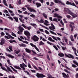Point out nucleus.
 I'll return each mask as SVG.
<instances>
[{
	"label": "nucleus",
	"instance_id": "36",
	"mask_svg": "<svg viewBox=\"0 0 78 78\" xmlns=\"http://www.w3.org/2000/svg\"><path fill=\"white\" fill-rule=\"evenodd\" d=\"M8 37L9 39H14V37H12V36L10 35H8Z\"/></svg>",
	"mask_w": 78,
	"mask_h": 78
},
{
	"label": "nucleus",
	"instance_id": "8",
	"mask_svg": "<svg viewBox=\"0 0 78 78\" xmlns=\"http://www.w3.org/2000/svg\"><path fill=\"white\" fill-rule=\"evenodd\" d=\"M64 12H67L69 14H70L71 12H72V11L70 10V9H69V8H64Z\"/></svg>",
	"mask_w": 78,
	"mask_h": 78
},
{
	"label": "nucleus",
	"instance_id": "26",
	"mask_svg": "<svg viewBox=\"0 0 78 78\" xmlns=\"http://www.w3.org/2000/svg\"><path fill=\"white\" fill-rule=\"evenodd\" d=\"M62 75L63 77V78H67V75H66V74L65 73H62Z\"/></svg>",
	"mask_w": 78,
	"mask_h": 78
},
{
	"label": "nucleus",
	"instance_id": "41",
	"mask_svg": "<svg viewBox=\"0 0 78 78\" xmlns=\"http://www.w3.org/2000/svg\"><path fill=\"white\" fill-rule=\"evenodd\" d=\"M54 17H58L59 15H58V14L57 13H55L54 14Z\"/></svg>",
	"mask_w": 78,
	"mask_h": 78
},
{
	"label": "nucleus",
	"instance_id": "23",
	"mask_svg": "<svg viewBox=\"0 0 78 78\" xmlns=\"http://www.w3.org/2000/svg\"><path fill=\"white\" fill-rule=\"evenodd\" d=\"M14 67L16 69H18L19 70H22V68H20V67L17 66H15Z\"/></svg>",
	"mask_w": 78,
	"mask_h": 78
},
{
	"label": "nucleus",
	"instance_id": "11",
	"mask_svg": "<svg viewBox=\"0 0 78 78\" xmlns=\"http://www.w3.org/2000/svg\"><path fill=\"white\" fill-rule=\"evenodd\" d=\"M30 45H31L32 47H34L35 49L37 51H38V52H40V51H39V49H38V48H37V47H36V45H34L33 43H30Z\"/></svg>",
	"mask_w": 78,
	"mask_h": 78
},
{
	"label": "nucleus",
	"instance_id": "56",
	"mask_svg": "<svg viewBox=\"0 0 78 78\" xmlns=\"http://www.w3.org/2000/svg\"><path fill=\"white\" fill-rule=\"evenodd\" d=\"M1 35L2 37V36H5V33H3V32H2L1 34Z\"/></svg>",
	"mask_w": 78,
	"mask_h": 78
},
{
	"label": "nucleus",
	"instance_id": "27",
	"mask_svg": "<svg viewBox=\"0 0 78 78\" xmlns=\"http://www.w3.org/2000/svg\"><path fill=\"white\" fill-rule=\"evenodd\" d=\"M3 2L5 5L6 6H8V4L6 3V0H3Z\"/></svg>",
	"mask_w": 78,
	"mask_h": 78
},
{
	"label": "nucleus",
	"instance_id": "61",
	"mask_svg": "<svg viewBox=\"0 0 78 78\" xmlns=\"http://www.w3.org/2000/svg\"><path fill=\"white\" fill-rule=\"evenodd\" d=\"M22 42H23V43H26V44H28V41H22Z\"/></svg>",
	"mask_w": 78,
	"mask_h": 78
},
{
	"label": "nucleus",
	"instance_id": "43",
	"mask_svg": "<svg viewBox=\"0 0 78 78\" xmlns=\"http://www.w3.org/2000/svg\"><path fill=\"white\" fill-rule=\"evenodd\" d=\"M47 42L48 44H49L50 45H54L53 44L51 43L49 41H47Z\"/></svg>",
	"mask_w": 78,
	"mask_h": 78
},
{
	"label": "nucleus",
	"instance_id": "33",
	"mask_svg": "<svg viewBox=\"0 0 78 78\" xmlns=\"http://www.w3.org/2000/svg\"><path fill=\"white\" fill-rule=\"evenodd\" d=\"M43 16L44 17H45V19H47V15L45 13H43L42 14Z\"/></svg>",
	"mask_w": 78,
	"mask_h": 78
},
{
	"label": "nucleus",
	"instance_id": "57",
	"mask_svg": "<svg viewBox=\"0 0 78 78\" xmlns=\"http://www.w3.org/2000/svg\"><path fill=\"white\" fill-rule=\"evenodd\" d=\"M23 59V60L24 61V62H25V63L26 64H27V60L26 59H24V58H22Z\"/></svg>",
	"mask_w": 78,
	"mask_h": 78
},
{
	"label": "nucleus",
	"instance_id": "49",
	"mask_svg": "<svg viewBox=\"0 0 78 78\" xmlns=\"http://www.w3.org/2000/svg\"><path fill=\"white\" fill-rule=\"evenodd\" d=\"M9 78H16L14 76H8Z\"/></svg>",
	"mask_w": 78,
	"mask_h": 78
},
{
	"label": "nucleus",
	"instance_id": "34",
	"mask_svg": "<svg viewBox=\"0 0 78 78\" xmlns=\"http://www.w3.org/2000/svg\"><path fill=\"white\" fill-rule=\"evenodd\" d=\"M49 31L51 33V34H55V35L56 36L57 35L54 32L52 31L51 30H49Z\"/></svg>",
	"mask_w": 78,
	"mask_h": 78
},
{
	"label": "nucleus",
	"instance_id": "28",
	"mask_svg": "<svg viewBox=\"0 0 78 78\" xmlns=\"http://www.w3.org/2000/svg\"><path fill=\"white\" fill-rule=\"evenodd\" d=\"M36 20L38 21V22H39L40 23H44V21L42 19L40 20H40H38V19H36Z\"/></svg>",
	"mask_w": 78,
	"mask_h": 78
},
{
	"label": "nucleus",
	"instance_id": "32",
	"mask_svg": "<svg viewBox=\"0 0 78 78\" xmlns=\"http://www.w3.org/2000/svg\"><path fill=\"white\" fill-rule=\"evenodd\" d=\"M9 42H10V43L11 44H12V43H13V42H15V43H16V41L14 40H13L12 41L9 40Z\"/></svg>",
	"mask_w": 78,
	"mask_h": 78
},
{
	"label": "nucleus",
	"instance_id": "51",
	"mask_svg": "<svg viewBox=\"0 0 78 78\" xmlns=\"http://www.w3.org/2000/svg\"><path fill=\"white\" fill-rule=\"evenodd\" d=\"M66 17L68 18V19H70V18H71V16L69 15H66Z\"/></svg>",
	"mask_w": 78,
	"mask_h": 78
},
{
	"label": "nucleus",
	"instance_id": "44",
	"mask_svg": "<svg viewBox=\"0 0 78 78\" xmlns=\"http://www.w3.org/2000/svg\"><path fill=\"white\" fill-rule=\"evenodd\" d=\"M4 12L7 13V14H9V12H8V10H6V9L4 10Z\"/></svg>",
	"mask_w": 78,
	"mask_h": 78
},
{
	"label": "nucleus",
	"instance_id": "4",
	"mask_svg": "<svg viewBox=\"0 0 78 78\" xmlns=\"http://www.w3.org/2000/svg\"><path fill=\"white\" fill-rule=\"evenodd\" d=\"M66 5H71L72 6H75L76 8H77V6L76 5H75V4L74 3V2H73L72 3L71 2H70L68 1H66Z\"/></svg>",
	"mask_w": 78,
	"mask_h": 78
},
{
	"label": "nucleus",
	"instance_id": "62",
	"mask_svg": "<svg viewBox=\"0 0 78 78\" xmlns=\"http://www.w3.org/2000/svg\"><path fill=\"white\" fill-rule=\"evenodd\" d=\"M9 8H12V9H13V8H14V7L11 6V4L9 5Z\"/></svg>",
	"mask_w": 78,
	"mask_h": 78
},
{
	"label": "nucleus",
	"instance_id": "30",
	"mask_svg": "<svg viewBox=\"0 0 78 78\" xmlns=\"http://www.w3.org/2000/svg\"><path fill=\"white\" fill-rule=\"evenodd\" d=\"M48 78H55V77H52V76L49 74H48Z\"/></svg>",
	"mask_w": 78,
	"mask_h": 78
},
{
	"label": "nucleus",
	"instance_id": "46",
	"mask_svg": "<svg viewBox=\"0 0 78 78\" xmlns=\"http://www.w3.org/2000/svg\"><path fill=\"white\" fill-rule=\"evenodd\" d=\"M52 37L53 39H54L55 40V41H58V40L56 39V38L55 37H54V36H51Z\"/></svg>",
	"mask_w": 78,
	"mask_h": 78
},
{
	"label": "nucleus",
	"instance_id": "12",
	"mask_svg": "<svg viewBox=\"0 0 78 78\" xmlns=\"http://www.w3.org/2000/svg\"><path fill=\"white\" fill-rule=\"evenodd\" d=\"M69 55L66 54H65V56L66 57H67V58H72V59H75V57L74 56H73V55H71V54H69Z\"/></svg>",
	"mask_w": 78,
	"mask_h": 78
},
{
	"label": "nucleus",
	"instance_id": "40",
	"mask_svg": "<svg viewBox=\"0 0 78 78\" xmlns=\"http://www.w3.org/2000/svg\"><path fill=\"white\" fill-rule=\"evenodd\" d=\"M9 50H10L11 51H12L13 50L12 49V46H9Z\"/></svg>",
	"mask_w": 78,
	"mask_h": 78
},
{
	"label": "nucleus",
	"instance_id": "54",
	"mask_svg": "<svg viewBox=\"0 0 78 78\" xmlns=\"http://www.w3.org/2000/svg\"><path fill=\"white\" fill-rule=\"evenodd\" d=\"M53 5H54V3L53 2H51L50 4V6H53Z\"/></svg>",
	"mask_w": 78,
	"mask_h": 78
},
{
	"label": "nucleus",
	"instance_id": "63",
	"mask_svg": "<svg viewBox=\"0 0 78 78\" xmlns=\"http://www.w3.org/2000/svg\"><path fill=\"white\" fill-rule=\"evenodd\" d=\"M72 67H74V68L77 67V66H76V65H75L74 64H73L72 65Z\"/></svg>",
	"mask_w": 78,
	"mask_h": 78
},
{
	"label": "nucleus",
	"instance_id": "47",
	"mask_svg": "<svg viewBox=\"0 0 78 78\" xmlns=\"http://www.w3.org/2000/svg\"><path fill=\"white\" fill-rule=\"evenodd\" d=\"M28 66L29 68H30V69H31V64L30 63H28Z\"/></svg>",
	"mask_w": 78,
	"mask_h": 78
},
{
	"label": "nucleus",
	"instance_id": "64",
	"mask_svg": "<svg viewBox=\"0 0 78 78\" xmlns=\"http://www.w3.org/2000/svg\"><path fill=\"white\" fill-rule=\"evenodd\" d=\"M22 0H19L18 1V3L19 4H20V5L21 4H22Z\"/></svg>",
	"mask_w": 78,
	"mask_h": 78
},
{
	"label": "nucleus",
	"instance_id": "50",
	"mask_svg": "<svg viewBox=\"0 0 78 78\" xmlns=\"http://www.w3.org/2000/svg\"><path fill=\"white\" fill-rule=\"evenodd\" d=\"M7 61V62H8V64L9 65H11V62H10V61H9V60L8 59Z\"/></svg>",
	"mask_w": 78,
	"mask_h": 78
},
{
	"label": "nucleus",
	"instance_id": "5",
	"mask_svg": "<svg viewBox=\"0 0 78 78\" xmlns=\"http://www.w3.org/2000/svg\"><path fill=\"white\" fill-rule=\"evenodd\" d=\"M69 23L70 24L69 25V26L71 28V31H73L74 28L72 25H75V23L72 22H69Z\"/></svg>",
	"mask_w": 78,
	"mask_h": 78
},
{
	"label": "nucleus",
	"instance_id": "9",
	"mask_svg": "<svg viewBox=\"0 0 78 78\" xmlns=\"http://www.w3.org/2000/svg\"><path fill=\"white\" fill-rule=\"evenodd\" d=\"M21 26L23 27L25 29H26L27 30H30L31 29V27H27L25 25V24H23L21 25Z\"/></svg>",
	"mask_w": 78,
	"mask_h": 78
},
{
	"label": "nucleus",
	"instance_id": "42",
	"mask_svg": "<svg viewBox=\"0 0 78 78\" xmlns=\"http://www.w3.org/2000/svg\"><path fill=\"white\" fill-rule=\"evenodd\" d=\"M47 59L48 60V61H50V57L48 55H47Z\"/></svg>",
	"mask_w": 78,
	"mask_h": 78
},
{
	"label": "nucleus",
	"instance_id": "2",
	"mask_svg": "<svg viewBox=\"0 0 78 78\" xmlns=\"http://www.w3.org/2000/svg\"><path fill=\"white\" fill-rule=\"evenodd\" d=\"M24 34L25 35L27 36V37L28 39H27L28 41H29L30 38V36H31V34H30V32H28V30H26L24 31Z\"/></svg>",
	"mask_w": 78,
	"mask_h": 78
},
{
	"label": "nucleus",
	"instance_id": "22",
	"mask_svg": "<svg viewBox=\"0 0 78 78\" xmlns=\"http://www.w3.org/2000/svg\"><path fill=\"white\" fill-rule=\"evenodd\" d=\"M30 24L31 25H32L35 28H36V27H37V25L35 23H30Z\"/></svg>",
	"mask_w": 78,
	"mask_h": 78
},
{
	"label": "nucleus",
	"instance_id": "13",
	"mask_svg": "<svg viewBox=\"0 0 78 78\" xmlns=\"http://www.w3.org/2000/svg\"><path fill=\"white\" fill-rule=\"evenodd\" d=\"M5 39H4L3 38H2L1 41L0 42V45H3V44H5Z\"/></svg>",
	"mask_w": 78,
	"mask_h": 78
},
{
	"label": "nucleus",
	"instance_id": "55",
	"mask_svg": "<svg viewBox=\"0 0 78 78\" xmlns=\"http://www.w3.org/2000/svg\"><path fill=\"white\" fill-rule=\"evenodd\" d=\"M15 51H16L15 53H16V54H19V53L20 52V51H18L15 50Z\"/></svg>",
	"mask_w": 78,
	"mask_h": 78
},
{
	"label": "nucleus",
	"instance_id": "38",
	"mask_svg": "<svg viewBox=\"0 0 78 78\" xmlns=\"http://www.w3.org/2000/svg\"><path fill=\"white\" fill-rule=\"evenodd\" d=\"M53 47L54 48H55V50H57V51H58V49L56 45H54L53 46Z\"/></svg>",
	"mask_w": 78,
	"mask_h": 78
},
{
	"label": "nucleus",
	"instance_id": "58",
	"mask_svg": "<svg viewBox=\"0 0 78 78\" xmlns=\"http://www.w3.org/2000/svg\"><path fill=\"white\" fill-rule=\"evenodd\" d=\"M22 9H23V11H25V10H27V9H26V8L24 7H23V8H22Z\"/></svg>",
	"mask_w": 78,
	"mask_h": 78
},
{
	"label": "nucleus",
	"instance_id": "60",
	"mask_svg": "<svg viewBox=\"0 0 78 78\" xmlns=\"http://www.w3.org/2000/svg\"><path fill=\"white\" fill-rule=\"evenodd\" d=\"M8 18H9V19H10L12 21H13V20H14V19H13V18H12V17H8Z\"/></svg>",
	"mask_w": 78,
	"mask_h": 78
},
{
	"label": "nucleus",
	"instance_id": "37",
	"mask_svg": "<svg viewBox=\"0 0 78 78\" xmlns=\"http://www.w3.org/2000/svg\"><path fill=\"white\" fill-rule=\"evenodd\" d=\"M73 62L75 64H76L77 66H78V63L76 62V60H73Z\"/></svg>",
	"mask_w": 78,
	"mask_h": 78
},
{
	"label": "nucleus",
	"instance_id": "1",
	"mask_svg": "<svg viewBox=\"0 0 78 78\" xmlns=\"http://www.w3.org/2000/svg\"><path fill=\"white\" fill-rule=\"evenodd\" d=\"M30 5H25L24 6V7L26 8L27 7V9L29 10V11H30V12H36V11L34 9L29 7H30Z\"/></svg>",
	"mask_w": 78,
	"mask_h": 78
},
{
	"label": "nucleus",
	"instance_id": "18",
	"mask_svg": "<svg viewBox=\"0 0 78 78\" xmlns=\"http://www.w3.org/2000/svg\"><path fill=\"white\" fill-rule=\"evenodd\" d=\"M36 5L37 6V8H39L40 6H41V3H39L38 2H37L36 3Z\"/></svg>",
	"mask_w": 78,
	"mask_h": 78
},
{
	"label": "nucleus",
	"instance_id": "20",
	"mask_svg": "<svg viewBox=\"0 0 78 78\" xmlns=\"http://www.w3.org/2000/svg\"><path fill=\"white\" fill-rule=\"evenodd\" d=\"M48 40H49V41H51V42H55L54 40L52 39V38H51V37H49L48 38Z\"/></svg>",
	"mask_w": 78,
	"mask_h": 78
},
{
	"label": "nucleus",
	"instance_id": "6",
	"mask_svg": "<svg viewBox=\"0 0 78 78\" xmlns=\"http://www.w3.org/2000/svg\"><path fill=\"white\" fill-rule=\"evenodd\" d=\"M32 39L34 41V42H37L39 41V38L37 37L36 35H34L32 37Z\"/></svg>",
	"mask_w": 78,
	"mask_h": 78
},
{
	"label": "nucleus",
	"instance_id": "10",
	"mask_svg": "<svg viewBox=\"0 0 78 78\" xmlns=\"http://www.w3.org/2000/svg\"><path fill=\"white\" fill-rule=\"evenodd\" d=\"M54 2L55 3H61V4H62V5H63L64 6H65L66 5V4H64V3L62 2H61V1H59V0H55L54 1Z\"/></svg>",
	"mask_w": 78,
	"mask_h": 78
},
{
	"label": "nucleus",
	"instance_id": "39",
	"mask_svg": "<svg viewBox=\"0 0 78 78\" xmlns=\"http://www.w3.org/2000/svg\"><path fill=\"white\" fill-rule=\"evenodd\" d=\"M12 35L13 36H14L15 37H17V36H16V35L14 34L13 32H12Z\"/></svg>",
	"mask_w": 78,
	"mask_h": 78
},
{
	"label": "nucleus",
	"instance_id": "3",
	"mask_svg": "<svg viewBox=\"0 0 78 78\" xmlns=\"http://www.w3.org/2000/svg\"><path fill=\"white\" fill-rule=\"evenodd\" d=\"M36 76L38 78H44V77H45V75L42 74H40L39 73H37Z\"/></svg>",
	"mask_w": 78,
	"mask_h": 78
},
{
	"label": "nucleus",
	"instance_id": "48",
	"mask_svg": "<svg viewBox=\"0 0 78 78\" xmlns=\"http://www.w3.org/2000/svg\"><path fill=\"white\" fill-rule=\"evenodd\" d=\"M64 67H65L66 68V69H68V70H70V68L67 67V66L66 64H65V66Z\"/></svg>",
	"mask_w": 78,
	"mask_h": 78
},
{
	"label": "nucleus",
	"instance_id": "29",
	"mask_svg": "<svg viewBox=\"0 0 78 78\" xmlns=\"http://www.w3.org/2000/svg\"><path fill=\"white\" fill-rule=\"evenodd\" d=\"M45 45V43L42 42V41H41L40 42L39 45Z\"/></svg>",
	"mask_w": 78,
	"mask_h": 78
},
{
	"label": "nucleus",
	"instance_id": "19",
	"mask_svg": "<svg viewBox=\"0 0 78 78\" xmlns=\"http://www.w3.org/2000/svg\"><path fill=\"white\" fill-rule=\"evenodd\" d=\"M25 50L26 52L28 53H30L31 52V50L27 48H26L25 49Z\"/></svg>",
	"mask_w": 78,
	"mask_h": 78
},
{
	"label": "nucleus",
	"instance_id": "17",
	"mask_svg": "<svg viewBox=\"0 0 78 78\" xmlns=\"http://www.w3.org/2000/svg\"><path fill=\"white\" fill-rule=\"evenodd\" d=\"M1 68L2 70H5V71H6V72H8V73H9V72L7 70V69H6V68H5V67L3 66H2Z\"/></svg>",
	"mask_w": 78,
	"mask_h": 78
},
{
	"label": "nucleus",
	"instance_id": "59",
	"mask_svg": "<svg viewBox=\"0 0 78 78\" xmlns=\"http://www.w3.org/2000/svg\"><path fill=\"white\" fill-rule=\"evenodd\" d=\"M44 31H45V32L46 33V34H50V33H49V32H48V31L47 30H45Z\"/></svg>",
	"mask_w": 78,
	"mask_h": 78
},
{
	"label": "nucleus",
	"instance_id": "15",
	"mask_svg": "<svg viewBox=\"0 0 78 78\" xmlns=\"http://www.w3.org/2000/svg\"><path fill=\"white\" fill-rule=\"evenodd\" d=\"M19 28V31L20 32H21V33H22V32H23V31L24 30V29H23V27H22L21 25L20 26Z\"/></svg>",
	"mask_w": 78,
	"mask_h": 78
},
{
	"label": "nucleus",
	"instance_id": "24",
	"mask_svg": "<svg viewBox=\"0 0 78 78\" xmlns=\"http://www.w3.org/2000/svg\"><path fill=\"white\" fill-rule=\"evenodd\" d=\"M7 70H8V71H9V72H11L12 73V72H13L12 70L11 69V68H10L9 66H8L7 67Z\"/></svg>",
	"mask_w": 78,
	"mask_h": 78
},
{
	"label": "nucleus",
	"instance_id": "14",
	"mask_svg": "<svg viewBox=\"0 0 78 78\" xmlns=\"http://www.w3.org/2000/svg\"><path fill=\"white\" fill-rule=\"evenodd\" d=\"M70 15H71V16H72V17H73V18H74L75 19V18H76L77 17V15L75 14L74 13H73L72 12H71V13L69 14Z\"/></svg>",
	"mask_w": 78,
	"mask_h": 78
},
{
	"label": "nucleus",
	"instance_id": "21",
	"mask_svg": "<svg viewBox=\"0 0 78 78\" xmlns=\"http://www.w3.org/2000/svg\"><path fill=\"white\" fill-rule=\"evenodd\" d=\"M13 18L15 20L16 22H19V20L18 19V18L17 17L14 16L13 17Z\"/></svg>",
	"mask_w": 78,
	"mask_h": 78
},
{
	"label": "nucleus",
	"instance_id": "53",
	"mask_svg": "<svg viewBox=\"0 0 78 78\" xmlns=\"http://www.w3.org/2000/svg\"><path fill=\"white\" fill-rule=\"evenodd\" d=\"M53 21L54 22H58V20H57V19H56V18L53 19Z\"/></svg>",
	"mask_w": 78,
	"mask_h": 78
},
{
	"label": "nucleus",
	"instance_id": "35",
	"mask_svg": "<svg viewBox=\"0 0 78 78\" xmlns=\"http://www.w3.org/2000/svg\"><path fill=\"white\" fill-rule=\"evenodd\" d=\"M19 45H20V47H26V45L23 44H19Z\"/></svg>",
	"mask_w": 78,
	"mask_h": 78
},
{
	"label": "nucleus",
	"instance_id": "7",
	"mask_svg": "<svg viewBox=\"0 0 78 78\" xmlns=\"http://www.w3.org/2000/svg\"><path fill=\"white\" fill-rule=\"evenodd\" d=\"M51 25L52 26H50L49 27V29L51 30H52V31H55V30L56 29V28L53 24V23H51Z\"/></svg>",
	"mask_w": 78,
	"mask_h": 78
},
{
	"label": "nucleus",
	"instance_id": "31",
	"mask_svg": "<svg viewBox=\"0 0 78 78\" xmlns=\"http://www.w3.org/2000/svg\"><path fill=\"white\" fill-rule=\"evenodd\" d=\"M10 67H11V68L12 69V70H13L14 72H17V70L14 69V68H13L12 66H10Z\"/></svg>",
	"mask_w": 78,
	"mask_h": 78
},
{
	"label": "nucleus",
	"instance_id": "16",
	"mask_svg": "<svg viewBox=\"0 0 78 78\" xmlns=\"http://www.w3.org/2000/svg\"><path fill=\"white\" fill-rule=\"evenodd\" d=\"M5 55L6 56H8V57H9V58H14V56H13L12 55H11L9 54H8L6 53H5Z\"/></svg>",
	"mask_w": 78,
	"mask_h": 78
},
{
	"label": "nucleus",
	"instance_id": "45",
	"mask_svg": "<svg viewBox=\"0 0 78 78\" xmlns=\"http://www.w3.org/2000/svg\"><path fill=\"white\" fill-rule=\"evenodd\" d=\"M30 17H33V18H34L35 17V16L33 14H31L30 15Z\"/></svg>",
	"mask_w": 78,
	"mask_h": 78
},
{
	"label": "nucleus",
	"instance_id": "25",
	"mask_svg": "<svg viewBox=\"0 0 78 78\" xmlns=\"http://www.w3.org/2000/svg\"><path fill=\"white\" fill-rule=\"evenodd\" d=\"M58 55L59 56H60V57H64V54L62 53H59Z\"/></svg>",
	"mask_w": 78,
	"mask_h": 78
},
{
	"label": "nucleus",
	"instance_id": "52",
	"mask_svg": "<svg viewBox=\"0 0 78 78\" xmlns=\"http://www.w3.org/2000/svg\"><path fill=\"white\" fill-rule=\"evenodd\" d=\"M33 67L34 68V69H35L36 70H39V69H37V67H36V66H33Z\"/></svg>",
	"mask_w": 78,
	"mask_h": 78
}]
</instances>
